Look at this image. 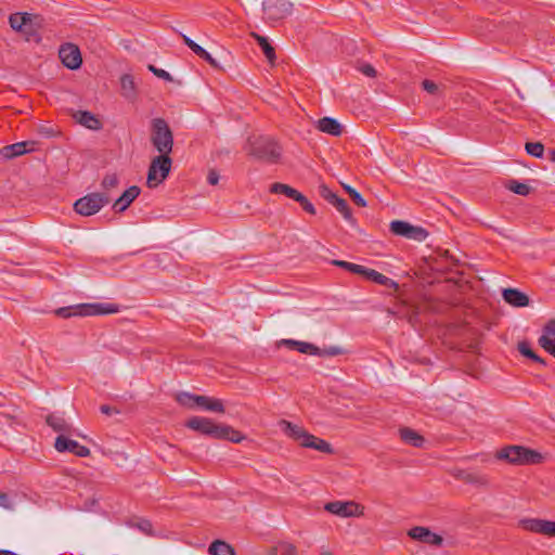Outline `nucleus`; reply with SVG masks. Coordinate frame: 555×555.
Masks as SVG:
<instances>
[{
    "instance_id": "obj_1",
    "label": "nucleus",
    "mask_w": 555,
    "mask_h": 555,
    "mask_svg": "<svg viewBox=\"0 0 555 555\" xmlns=\"http://www.w3.org/2000/svg\"><path fill=\"white\" fill-rule=\"evenodd\" d=\"M278 426L285 436L296 441L302 448L313 449L326 454L334 453L333 447L327 441L311 435L302 426L286 420H281Z\"/></svg>"
},
{
    "instance_id": "obj_2",
    "label": "nucleus",
    "mask_w": 555,
    "mask_h": 555,
    "mask_svg": "<svg viewBox=\"0 0 555 555\" xmlns=\"http://www.w3.org/2000/svg\"><path fill=\"white\" fill-rule=\"evenodd\" d=\"M186 427L216 439H227L232 442H241L244 439L238 430L229 425L217 424L207 417L193 416L188 420Z\"/></svg>"
},
{
    "instance_id": "obj_3",
    "label": "nucleus",
    "mask_w": 555,
    "mask_h": 555,
    "mask_svg": "<svg viewBox=\"0 0 555 555\" xmlns=\"http://www.w3.org/2000/svg\"><path fill=\"white\" fill-rule=\"evenodd\" d=\"M119 312V306L115 304H80L72 307H62L55 314L68 319L72 317L104 315Z\"/></svg>"
},
{
    "instance_id": "obj_4",
    "label": "nucleus",
    "mask_w": 555,
    "mask_h": 555,
    "mask_svg": "<svg viewBox=\"0 0 555 555\" xmlns=\"http://www.w3.org/2000/svg\"><path fill=\"white\" fill-rule=\"evenodd\" d=\"M151 143L160 154H170L173 147V133L168 122L160 117L151 121Z\"/></svg>"
},
{
    "instance_id": "obj_5",
    "label": "nucleus",
    "mask_w": 555,
    "mask_h": 555,
    "mask_svg": "<svg viewBox=\"0 0 555 555\" xmlns=\"http://www.w3.org/2000/svg\"><path fill=\"white\" fill-rule=\"evenodd\" d=\"M250 153L261 160L278 163L281 157L282 149L273 138L259 137L250 141Z\"/></svg>"
},
{
    "instance_id": "obj_6",
    "label": "nucleus",
    "mask_w": 555,
    "mask_h": 555,
    "mask_svg": "<svg viewBox=\"0 0 555 555\" xmlns=\"http://www.w3.org/2000/svg\"><path fill=\"white\" fill-rule=\"evenodd\" d=\"M172 167L170 154H158L150 164L146 183L149 188H156L168 177Z\"/></svg>"
},
{
    "instance_id": "obj_7",
    "label": "nucleus",
    "mask_w": 555,
    "mask_h": 555,
    "mask_svg": "<svg viewBox=\"0 0 555 555\" xmlns=\"http://www.w3.org/2000/svg\"><path fill=\"white\" fill-rule=\"evenodd\" d=\"M498 459L513 464H537L542 461V455L521 446H509L498 453Z\"/></svg>"
},
{
    "instance_id": "obj_8",
    "label": "nucleus",
    "mask_w": 555,
    "mask_h": 555,
    "mask_svg": "<svg viewBox=\"0 0 555 555\" xmlns=\"http://www.w3.org/2000/svg\"><path fill=\"white\" fill-rule=\"evenodd\" d=\"M294 4L289 0H263L262 12L267 24L273 26L289 16Z\"/></svg>"
},
{
    "instance_id": "obj_9",
    "label": "nucleus",
    "mask_w": 555,
    "mask_h": 555,
    "mask_svg": "<svg viewBox=\"0 0 555 555\" xmlns=\"http://www.w3.org/2000/svg\"><path fill=\"white\" fill-rule=\"evenodd\" d=\"M109 203V197L104 193H90L77 199L74 209L81 216H92Z\"/></svg>"
},
{
    "instance_id": "obj_10",
    "label": "nucleus",
    "mask_w": 555,
    "mask_h": 555,
    "mask_svg": "<svg viewBox=\"0 0 555 555\" xmlns=\"http://www.w3.org/2000/svg\"><path fill=\"white\" fill-rule=\"evenodd\" d=\"M324 509L339 517H359L363 515L364 507L354 501H333L324 505Z\"/></svg>"
},
{
    "instance_id": "obj_11",
    "label": "nucleus",
    "mask_w": 555,
    "mask_h": 555,
    "mask_svg": "<svg viewBox=\"0 0 555 555\" xmlns=\"http://www.w3.org/2000/svg\"><path fill=\"white\" fill-rule=\"evenodd\" d=\"M518 526L529 532L555 537V521L541 518H521Z\"/></svg>"
},
{
    "instance_id": "obj_12",
    "label": "nucleus",
    "mask_w": 555,
    "mask_h": 555,
    "mask_svg": "<svg viewBox=\"0 0 555 555\" xmlns=\"http://www.w3.org/2000/svg\"><path fill=\"white\" fill-rule=\"evenodd\" d=\"M59 56L63 65L69 69H77L81 66L82 59L78 47L66 43L60 48Z\"/></svg>"
},
{
    "instance_id": "obj_13",
    "label": "nucleus",
    "mask_w": 555,
    "mask_h": 555,
    "mask_svg": "<svg viewBox=\"0 0 555 555\" xmlns=\"http://www.w3.org/2000/svg\"><path fill=\"white\" fill-rule=\"evenodd\" d=\"M54 448L59 452H69L79 457H86L90 454V450L87 447L67 438L65 435H59L56 437Z\"/></svg>"
},
{
    "instance_id": "obj_14",
    "label": "nucleus",
    "mask_w": 555,
    "mask_h": 555,
    "mask_svg": "<svg viewBox=\"0 0 555 555\" xmlns=\"http://www.w3.org/2000/svg\"><path fill=\"white\" fill-rule=\"evenodd\" d=\"M408 535L413 540H416V541H420L422 543H426L429 545H435V546H440L443 542V539L441 535H439L435 532H431L426 527H421V526L411 528L408 531Z\"/></svg>"
},
{
    "instance_id": "obj_15",
    "label": "nucleus",
    "mask_w": 555,
    "mask_h": 555,
    "mask_svg": "<svg viewBox=\"0 0 555 555\" xmlns=\"http://www.w3.org/2000/svg\"><path fill=\"white\" fill-rule=\"evenodd\" d=\"M539 345L550 354L555 357V319L550 320L543 327L539 338Z\"/></svg>"
},
{
    "instance_id": "obj_16",
    "label": "nucleus",
    "mask_w": 555,
    "mask_h": 555,
    "mask_svg": "<svg viewBox=\"0 0 555 555\" xmlns=\"http://www.w3.org/2000/svg\"><path fill=\"white\" fill-rule=\"evenodd\" d=\"M140 188L131 185L128 188L113 204V209L116 212L125 211L131 203L140 195Z\"/></svg>"
},
{
    "instance_id": "obj_17",
    "label": "nucleus",
    "mask_w": 555,
    "mask_h": 555,
    "mask_svg": "<svg viewBox=\"0 0 555 555\" xmlns=\"http://www.w3.org/2000/svg\"><path fill=\"white\" fill-rule=\"evenodd\" d=\"M453 475L457 480H461L465 483L475 485V486H487L488 485L487 477L477 472L467 470V469H457L454 472Z\"/></svg>"
},
{
    "instance_id": "obj_18",
    "label": "nucleus",
    "mask_w": 555,
    "mask_h": 555,
    "mask_svg": "<svg viewBox=\"0 0 555 555\" xmlns=\"http://www.w3.org/2000/svg\"><path fill=\"white\" fill-rule=\"evenodd\" d=\"M182 40L186 47H189L193 53H195L198 57L205 60L209 65L214 68H220V64L214 59L210 53H208L204 48L197 44L194 40H192L186 35H181Z\"/></svg>"
},
{
    "instance_id": "obj_19",
    "label": "nucleus",
    "mask_w": 555,
    "mask_h": 555,
    "mask_svg": "<svg viewBox=\"0 0 555 555\" xmlns=\"http://www.w3.org/2000/svg\"><path fill=\"white\" fill-rule=\"evenodd\" d=\"M502 296L503 299L513 307L522 308L529 305V297L516 288L503 289Z\"/></svg>"
},
{
    "instance_id": "obj_20",
    "label": "nucleus",
    "mask_w": 555,
    "mask_h": 555,
    "mask_svg": "<svg viewBox=\"0 0 555 555\" xmlns=\"http://www.w3.org/2000/svg\"><path fill=\"white\" fill-rule=\"evenodd\" d=\"M74 118L78 124L90 130H100L102 128L101 120L89 111H77L74 114Z\"/></svg>"
},
{
    "instance_id": "obj_21",
    "label": "nucleus",
    "mask_w": 555,
    "mask_h": 555,
    "mask_svg": "<svg viewBox=\"0 0 555 555\" xmlns=\"http://www.w3.org/2000/svg\"><path fill=\"white\" fill-rule=\"evenodd\" d=\"M318 129L324 133L338 137L343 132L341 125L332 117H323L318 121Z\"/></svg>"
},
{
    "instance_id": "obj_22",
    "label": "nucleus",
    "mask_w": 555,
    "mask_h": 555,
    "mask_svg": "<svg viewBox=\"0 0 555 555\" xmlns=\"http://www.w3.org/2000/svg\"><path fill=\"white\" fill-rule=\"evenodd\" d=\"M196 406L206 410L211 411L216 413H223L224 406L221 400L210 398L207 396H199V398H195Z\"/></svg>"
},
{
    "instance_id": "obj_23",
    "label": "nucleus",
    "mask_w": 555,
    "mask_h": 555,
    "mask_svg": "<svg viewBox=\"0 0 555 555\" xmlns=\"http://www.w3.org/2000/svg\"><path fill=\"white\" fill-rule=\"evenodd\" d=\"M120 88H121V95L129 100L133 101L137 98V87L134 83L133 76L130 74H124L120 77Z\"/></svg>"
},
{
    "instance_id": "obj_24",
    "label": "nucleus",
    "mask_w": 555,
    "mask_h": 555,
    "mask_svg": "<svg viewBox=\"0 0 555 555\" xmlns=\"http://www.w3.org/2000/svg\"><path fill=\"white\" fill-rule=\"evenodd\" d=\"M283 344L292 349H296L297 351L305 353V354H311V356H318L320 352V348L314 346L313 344L306 343V341H299L294 339H285L283 340Z\"/></svg>"
},
{
    "instance_id": "obj_25",
    "label": "nucleus",
    "mask_w": 555,
    "mask_h": 555,
    "mask_svg": "<svg viewBox=\"0 0 555 555\" xmlns=\"http://www.w3.org/2000/svg\"><path fill=\"white\" fill-rule=\"evenodd\" d=\"M47 424L53 428L54 431L61 433V435H64L65 433H69L72 427L66 422L63 415L53 413L47 416Z\"/></svg>"
},
{
    "instance_id": "obj_26",
    "label": "nucleus",
    "mask_w": 555,
    "mask_h": 555,
    "mask_svg": "<svg viewBox=\"0 0 555 555\" xmlns=\"http://www.w3.org/2000/svg\"><path fill=\"white\" fill-rule=\"evenodd\" d=\"M365 280L367 281H372L378 285H383V286H386V287H390V288H397L398 287V283L395 282L393 280H391L390 278L379 273L378 271L374 270V269H370L367 268L366 272H365Z\"/></svg>"
},
{
    "instance_id": "obj_27",
    "label": "nucleus",
    "mask_w": 555,
    "mask_h": 555,
    "mask_svg": "<svg viewBox=\"0 0 555 555\" xmlns=\"http://www.w3.org/2000/svg\"><path fill=\"white\" fill-rule=\"evenodd\" d=\"M400 438L405 443L420 448L424 443V438L414 429L404 427L399 430Z\"/></svg>"
},
{
    "instance_id": "obj_28",
    "label": "nucleus",
    "mask_w": 555,
    "mask_h": 555,
    "mask_svg": "<svg viewBox=\"0 0 555 555\" xmlns=\"http://www.w3.org/2000/svg\"><path fill=\"white\" fill-rule=\"evenodd\" d=\"M251 37L255 38V40L258 42L267 60L273 64L275 62L276 55L274 48L269 43L268 39L256 33H251Z\"/></svg>"
},
{
    "instance_id": "obj_29",
    "label": "nucleus",
    "mask_w": 555,
    "mask_h": 555,
    "mask_svg": "<svg viewBox=\"0 0 555 555\" xmlns=\"http://www.w3.org/2000/svg\"><path fill=\"white\" fill-rule=\"evenodd\" d=\"M270 192L273 194H283L286 197L294 199L295 202L297 201L298 196L300 195V192L297 191L296 189H294L287 184L280 183V182L273 183L270 186Z\"/></svg>"
},
{
    "instance_id": "obj_30",
    "label": "nucleus",
    "mask_w": 555,
    "mask_h": 555,
    "mask_svg": "<svg viewBox=\"0 0 555 555\" xmlns=\"http://www.w3.org/2000/svg\"><path fill=\"white\" fill-rule=\"evenodd\" d=\"M28 142H17L11 145H7L2 149V155L7 158H13L21 155H24L29 150H27Z\"/></svg>"
},
{
    "instance_id": "obj_31",
    "label": "nucleus",
    "mask_w": 555,
    "mask_h": 555,
    "mask_svg": "<svg viewBox=\"0 0 555 555\" xmlns=\"http://www.w3.org/2000/svg\"><path fill=\"white\" fill-rule=\"evenodd\" d=\"M210 555H235L234 548L221 540L214 541L208 548Z\"/></svg>"
},
{
    "instance_id": "obj_32",
    "label": "nucleus",
    "mask_w": 555,
    "mask_h": 555,
    "mask_svg": "<svg viewBox=\"0 0 555 555\" xmlns=\"http://www.w3.org/2000/svg\"><path fill=\"white\" fill-rule=\"evenodd\" d=\"M26 22H30L29 13H14L9 17L10 26L16 31L24 30Z\"/></svg>"
},
{
    "instance_id": "obj_33",
    "label": "nucleus",
    "mask_w": 555,
    "mask_h": 555,
    "mask_svg": "<svg viewBox=\"0 0 555 555\" xmlns=\"http://www.w3.org/2000/svg\"><path fill=\"white\" fill-rule=\"evenodd\" d=\"M332 205L341 214L346 221L354 223L351 209L349 208L346 199L338 197Z\"/></svg>"
},
{
    "instance_id": "obj_34",
    "label": "nucleus",
    "mask_w": 555,
    "mask_h": 555,
    "mask_svg": "<svg viewBox=\"0 0 555 555\" xmlns=\"http://www.w3.org/2000/svg\"><path fill=\"white\" fill-rule=\"evenodd\" d=\"M518 351L520 352V354H522L524 357H527L531 360H533L534 362L537 363H540L542 365H545V361L544 359H542L540 356H538L530 347V344L527 343V341H520L518 344Z\"/></svg>"
},
{
    "instance_id": "obj_35",
    "label": "nucleus",
    "mask_w": 555,
    "mask_h": 555,
    "mask_svg": "<svg viewBox=\"0 0 555 555\" xmlns=\"http://www.w3.org/2000/svg\"><path fill=\"white\" fill-rule=\"evenodd\" d=\"M411 225L405 221L395 220L390 223V231L396 235L408 238Z\"/></svg>"
},
{
    "instance_id": "obj_36",
    "label": "nucleus",
    "mask_w": 555,
    "mask_h": 555,
    "mask_svg": "<svg viewBox=\"0 0 555 555\" xmlns=\"http://www.w3.org/2000/svg\"><path fill=\"white\" fill-rule=\"evenodd\" d=\"M422 87L423 89L431 94V95H435V96H438V98H441L443 96V91H444V86H440V85H437L435 81L433 80H429V79H425L423 82H422Z\"/></svg>"
},
{
    "instance_id": "obj_37",
    "label": "nucleus",
    "mask_w": 555,
    "mask_h": 555,
    "mask_svg": "<svg viewBox=\"0 0 555 555\" xmlns=\"http://www.w3.org/2000/svg\"><path fill=\"white\" fill-rule=\"evenodd\" d=\"M270 555H297V550L293 544L280 543L272 548Z\"/></svg>"
},
{
    "instance_id": "obj_38",
    "label": "nucleus",
    "mask_w": 555,
    "mask_h": 555,
    "mask_svg": "<svg viewBox=\"0 0 555 555\" xmlns=\"http://www.w3.org/2000/svg\"><path fill=\"white\" fill-rule=\"evenodd\" d=\"M507 189L511 190L512 192H514L518 195H522V196L528 195L530 192V186L528 184L518 182L516 180L509 181Z\"/></svg>"
},
{
    "instance_id": "obj_39",
    "label": "nucleus",
    "mask_w": 555,
    "mask_h": 555,
    "mask_svg": "<svg viewBox=\"0 0 555 555\" xmlns=\"http://www.w3.org/2000/svg\"><path fill=\"white\" fill-rule=\"evenodd\" d=\"M525 149L529 155L538 158H541L544 153V146L540 142H528L526 143Z\"/></svg>"
},
{
    "instance_id": "obj_40",
    "label": "nucleus",
    "mask_w": 555,
    "mask_h": 555,
    "mask_svg": "<svg viewBox=\"0 0 555 555\" xmlns=\"http://www.w3.org/2000/svg\"><path fill=\"white\" fill-rule=\"evenodd\" d=\"M428 236V232L422 227L411 225L408 238L423 242Z\"/></svg>"
},
{
    "instance_id": "obj_41",
    "label": "nucleus",
    "mask_w": 555,
    "mask_h": 555,
    "mask_svg": "<svg viewBox=\"0 0 555 555\" xmlns=\"http://www.w3.org/2000/svg\"><path fill=\"white\" fill-rule=\"evenodd\" d=\"M195 398H199V395H193V393H189V392H180L177 396V401L181 405H184L188 408H193L194 405H196Z\"/></svg>"
},
{
    "instance_id": "obj_42",
    "label": "nucleus",
    "mask_w": 555,
    "mask_h": 555,
    "mask_svg": "<svg viewBox=\"0 0 555 555\" xmlns=\"http://www.w3.org/2000/svg\"><path fill=\"white\" fill-rule=\"evenodd\" d=\"M319 195L330 204H333L339 197L326 184L319 185Z\"/></svg>"
},
{
    "instance_id": "obj_43",
    "label": "nucleus",
    "mask_w": 555,
    "mask_h": 555,
    "mask_svg": "<svg viewBox=\"0 0 555 555\" xmlns=\"http://www.w3.org/2000/svg\"><path fill=\"white\" fill-rule=\"evenodd\" d=\"M345 190L350 195L352 202L357 206H359V207H365L366 206V201L362 197V195L358 191H356L353 188H351L349 185H345Z\"/></svg>"
},
{
    "instance_id": "obj_44",
    "label": "nucleus",
    "mask_w": 555,
    "mask_h": 555,
    "mask_svg": "<svg viewBox=\"0 0 555 555\" xmlns=\"http://www.w3.org/2000/svg\"><path fill=\"white\" fill-rule=\"evenodd\" d=\"M119 183V179L116 173L106 175L102 180V186L105 190L116 188Z\"/></svg>"
},
{
    "instance_id": "obj_45",
    "label": "nucleus",
    "mask_w": 555,
    "mask_h": 555,
    "mask_svg": "<svg viewBox=\"0 0 555 555\" xmlns=\"http://www.w3.org/2000/svg\"><path fill=\"white\" fill-rule=\"evenodd\" d=\"M296 202L300 204L306 212L315 215L317 211L313 204L302 193H300Z\"/></svg>"
},
{
    "instance_id": "obj_46",
    "label": "nucleus",
    "mask_w": 555,
    "mask_h": 555,
    "mask_svg": "<svg viewBox=\"0 0 555 555\" xmlns=\"http://www.w3.org/2000/svg\"><path fill=\"white\" fill-rule=\"evenodd\" d=\"M344 352V350L340 348V347H337V346H330V347H325L323 349H320V352L318 356H321V357H335V356H339Z\"/></svg>"
},
{
    "instance_id": "obj_47",
    "label": "nucleus",
    "mask_w": 555,
    "mask_h": 555,
    "mask_svg": "<svg viewBox=\"0 0 555 555\" xmlns=\"http://www.w3.org/2000/svg\"><path fill=\"white\" fill-rule=\"evenodd\" d=\"M149 70L152 72L156 77L160 78V79H164L166 81H171L172 80V77L171 75L165 70V69H162V68H157L156 66L150 64L147 66Z\"/></svg>"
},
{
    "instance_id": "obj_48",
    "label": "nucleus",
    "mask_w": 555,
    "mask_h": 555,
    "mask_svg": "<svg viewBox=\"0 0 555 555\" xmlns=\"http://www.w3.org/2000/svg\"><path fill=\"white\" fill-rule=\"evenodd\" d=\"M135 527L147 535H152V522L147 519H141L135 524Z\"/></svg>"
},
{
    "instance_id": "obj_49",
    "label": "nucleus",
    "mask_w": 555,
    "mask_h": 555,
    "mask_svg": "<svg viewBox=\"0 0 555 555\" xmlns=\"http://www.w3.org/2000/svg\"><path fill=\"white\" fill-rule=\"evenodd\" d=\"M0 506L5 509L14 508V504H13L12 500L10 499V496L7 493L1 492V491H0Z\"/></svg>"
},
{
    "instance_id": "obj_50",
    "label": "nucleus",
    "mask_w": 555,
    "mask_h": 555,
    "mask_svg": "<svg viewBox=\"0 0 555 555\" xmlns=\"http://www.w3.org/2000/svg\"><path fill=\"white\" fill-rule=\"evenodd\" d=\"M20 33L24 34L27 37V40H30L34 37H37V34L35 33L33 21L26 22V26L24 30H20Z\"/></svg>"
},
{
    "instance_id": "obj_51",
    "label": "nucleus",
    "mask_w": 555,
    "mask_h": 555,
    "mask_svg": "<svg viewBox=\"0 0 555 555\" xmlns=\"http://www.w3.org/2000/svg\"><path fill=\"white\" fill-rule=\"evenodd\" d=\"M366 270H367L366 267H363V266H360V264H357V263L352 262L351 266H350L349 272L354 273V274H359V275H362L363 278H365Z\"/></svg>"
},
{
    "instance_id": "obj_52",
    "label": "nucleus",
    "mask_w": 555,
    "mask_h": 555,
    "mask_svg": "<svg viewBox=\"0 0 555 555\" xmlns=\"http://www.w3.org/2000/svg\"><path fill=\"white\" fill-rule=\"evenodd\" d=\"M360 72L367 76V77H375L376 76V69L370 65V64H364L360 67Z\"/></svg>"
},
{
    "instance_id": "obj_53",
    "label": "nucleus",
    "mask_w": 555,
    "mask_h": 555,
    "mask_svg": "<svg viewBox=\"0 0 555 555\" xmlns=\"http://www.w3.org/2000/svg\"><path fill=\"white\" fill-rule=\"evenodd\" d=\"M207 182L210 185H216L219 182V173L215 169H210L207 175Z\"/></svg>"
},
{
    "instance_id": "obj_54",
    "label": "nucleus",
    "mask_w": 555,
    "mask_h": 555,
    "mask_svg": "<svg viewBox=\"0 0 555 555\" xmlns=\"http://www.w3.org/2000/svg\"><path fill=\"white\" fill-rule=\"evenodd\" d=\"M332 263L336 267H339V268H343L347 271H349L350 269V266L352 262H348V261H345V260H333Z\"/></svg>"
},
{
    "instance_id": "obj_55",
    "label": "nucleus",
    "mask_w": 555,
    "mask_h": 555,
    "mask_svg": "<svg viewBox=\"0 0 555 555\" xmlns=\"http://www.w3.org/2000/svg\"><path fill=\"white\" fill-rule=\"evenodd\" d=\"M100 411L103 414L111 415L114 410L109 405L103 404V405H101Z\"/></svg>"
},
{
    "instance_id": "obj_56",
    "label": "nucleus",
    "mask_w": 555,
    "mask_h": 555,
    "mask_svg": "<svg viewBox=\"0 0 555 555\" xmlns=\"http://www.w3.org/2000/svg\"><path fill=\"white\" fill-rule=\"evenodd\" d=\"M0 555H18L12 551L9 550H0Z\"/></svg>"
},
{
    "instance_id": "obj_57",
    "label": "nucleus",
    "mask_w": 555,
    "mask_h": 555,
    "mask_svg": "<svg viewBox=\"0 0 555 555\" xmlns=\"http://www.w3.org/2000/svg\"><path fill=\"white\" fill-rule=\"evenodd\" d=\"M550 159H551L552 162H555V150H552V151L550 152Z\"/></svg>"
}]
</instances>
